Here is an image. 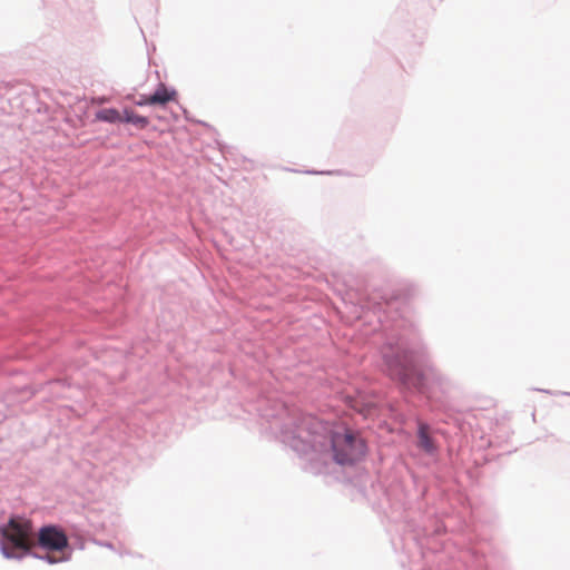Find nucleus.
Segmentation results:
<instances>
[{"mask_svg":"<svg viewBox=\"0 0 570 570\" xmlns=\"http://www.w3.org/2000/svg\"><path fill=\"white\" fill-rule=\"evenodd\" d=\"M96 119L105 122H120L122 121V115L115 108H105L96 112Z\"/></svg>","mask_w":570,"mask_h":570,"instance_id":"423d86ee","label":"nucleus"},{"mask_svg":"<svg viewBox=\"0 0 570 570\" xmlns=\"http://www.w3.org/2000/svg\"><path fill=\"white\" fill-rule=\"evenodd\" d=\"M137 106L144 107V106H154L153 102H150V95L146 96L142 95L138 100L135 102Z\"/></svg>","mask_w":570,"mask_h":570,"instance_id":"1a4fd4ad","label":"nucleus"},{"mask_svg":"<svg viewBox=\"0 0 570 570\" xmlns=\"http://www.w3.org/2000/svg\"><path fill=\"white\" fill-rule=\"evenodd\" d=\"M419 445L424 451L431 453L434 451V443L432 439L429 436V428L426 425H421L419 430Z\"/></svg>","mask_w":570,"mask_h":570,"instance_id":"6e6552de","label":"nucleus"},{"mask_svg":"<svg viewBox=\"0 0 570 570\" xmlns=\"http://www.w3.org/2000/svg\"><path fill=\"white\" fill-rule=\"evenodd\" d=\"M3 552H4L6 557H8V558L13 557V554H12V553H9L6 549H3Z\"/></svg>","mask_w":570,"mask_h":570,"instance_id":"f8f14e48","label":"nucleus"},{"mask_svg":"<svg viewBox=\"0 0 570 570\" xmlns=\"http://www.w3.org/2000/svg\"><path fill=\"white\" fill-rule=\"evenodd\" d=\"M122 121L132 124L139 129H145L149 125V120L145 116L135 114L132 110L125 109L122 112Z\"/></svg>","mask_w":570,"mask_h":570,"instance_id":"0eeeda50","label":"nucleus"},{"mask_svg":"<svg viewBox=\"0 0 570 570\" xmlns=\"http://www.w3.org/2000/svg\"><path fill=\"white\" fill-rule=\"evenodd\" d=\"M177 100V91L175 89L167 88L164 83H160L156 91L150 95V102L154 106H166L170 101Z\"/></svg>","mask_w":570,"mask_h":570,"instance_id":"39448f33","label":"nucleus"},{"mask_svg":"<svg viewBox=\"0 0 570 570\" xmlns=\"http://www.w3.org/2000/svg\"><path fill=\"white\" fill-rule=\"evenodd\" d=\"M331 441L333 458L338 464H351L361 460L366 446L358 433L342 423H333L325 428Z\"/></svg>","mask_w":570,"mask_h":570,"instance_id":"f257e3e1","label":"nucleus"},{"mask_svg":"<svg viewBox=\"0 0 570 570\" xmlns=\"http://www.w3.org/2000/svg\"><path fill=\"white\" fill-rule=\"evenodd\" d=\"M31 521L23 518H11L3 528V535L17 549L29 551L33 546Z\"/></svg>","mask_w":570,"mask_h":570,"instance_id":"f03ea898","label":"nucleus"},{"mask_svg":"<svg viewBox=\"0 0 570 570\" xmlns=\"http://www.w3.org/2000/svg\"><path fill=\"white\" fill-rule=\"evenodd\" d=\"M47 560H48V562H50V563H56V562H58V561H62V560H63V558H62V557H61V558H56V557H53V556H51V554H48V556H47Z\"/></svg>","mask_w":570,"mask_h":570,"instance_id":"9d476101","label":"nucleus"},{"mask_svg":"<svg viewBox=\"0 0 570 570\" xmlns=\"http://www.w3.org/2000/svg\"><path fill=\"white\" fill-rule=\"evenodd\" d=\"M107 101H108V99H107V98H105V97H99V98H94V99H92V102H94V104H98V105L105 104V102H107Z\"/></svg>","mask_w":570,"mask_h":570,"instance_id":"9b49d317","label":"nucleus"},{"mask_svg":"<svg viewBox=\"0 0 570 570\" xmlns=\"http://www.w3.org/2000/svg\"><path fill=\"white\" fill-rule=\"evenodd\" d=\"M36 544L48 552L61 553L68 548V538L60 528L46 525L39 530Z\"/></svg>","mask_w":570,"mask_h":570,"instance_id":"7ed1b4c3","label":"nucleus"},{"mask_svg":"<svg viewBox=\"0 0 570 570\" xmlns=\"http://www.w3.org/2000/svg\"><path fill=\"white\" fill-rule=\"evenodd\" d=\"M390 372L393 377L400 380L406 386H412L420 391L425 389L424 374L414 368H409L403 364L396 366L391 364Z\"/></svg>","mask_w":570,"mask_h":570,"instance_id":"20e7f679","label":"nucleus"}]
</instances>
